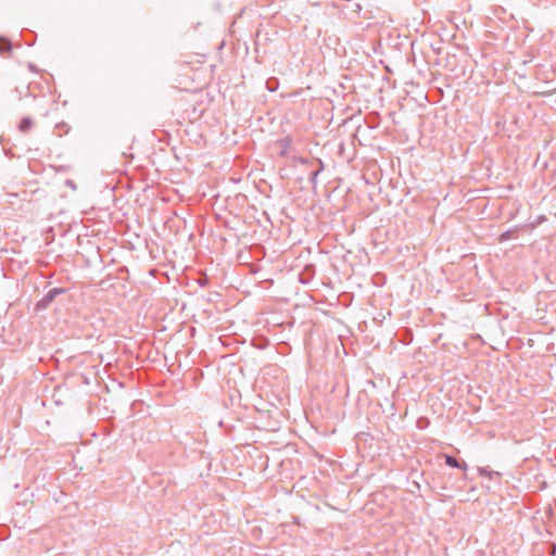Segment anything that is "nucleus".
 Segmentation results:
<instances>
[{"label": "nucleus", "mask_w": 556, "mask_h": 556, "mask_svg": "<svg viewBox=\"0 0 556 556\" xmlns=\"http://www.w3.org/2000/svg\"><path fill=\"white\" fill-rule=\"evenodd\" d=\"M66 289L64 288H52L50 289L36 304L38 311L46 309L58 295L64 294Z\"/></svg>", "instance_id": "f257e3e1"}, {"label": "nucleus", "mask_w": 556, "mask_h": 556, "mask_svg": "<svg viewBox=\"0 0 556 556\" xmlns=\"http://www.w3.org/2000/svg\"><path fill=\"white\" fill-rule=\"evenodd\" d=\"M445 464L452 468H458L464 471L468 469V465L465 462H459L457 458H455L452 455H445L444 456Z\"/></svg>", "instance_id": "f03ea898"}, {"label": "nucleus", "mask_w": 556, "mask_h": 556, "mask_svg": "<svg viewBox=\"0 0 556 556\" xmlns=\"http://www.w3.org/2000/svg\"><path fill=\"white\" fill-rule=\"evenodd\" d=\"M33 126V119L30 117H23L18 124V129L22 132H27Z\"/></svg>", "instance_id": "7ed1b4c3"}, {"label": "nucleus", "mask_w": 556, "mask_h": 556, "mask_svg": "<svg viewBox=\"0 0 556 556\" xmlns=\"http://www.w3.org/2000/svg\"><path fill=\"white\" fill-rule=\"evenodd\" d=\"M321 170H323V164L320 163L319 168L314 170V172H312V174L309 176V181L313 185V187H316V185H317V176L319 175V173Z\"/></svg>", "instance_id": "20e7f679"}, {"label": "nucleus", "mask_w": 556, "mask_h": 556, "mask_svg": "<svg viewBox=\"0 0 556 556\" xmlns=\"http://www.w3.org/2000/svg\"><path fill=\"white\" fill-rule=\"evenodd\" d=\"M9 50H11V42L5 38L0 37V53Z\"/></svg>", "instance_id": "39448f33"}, {"label": "nucleus", "mask_w": 556, "mask_h": 556, "mask_svg": "<svg viewBox=\"0 0 556 556\" xmlns=\"http://www.w3.org/2000/svg\"><path fill=\"white\" fill-rule=\"evenodd\" d=\"M478 471L481 476H488L489 478H491L493 475H498V472H494L482 467L478 468Z\"/></svg>", "instance_id": "423d86ee"}, {"label": "nucleus", "mask_w": 556, "mask_h": 556, "mask_svg": "<svg viewBox=\"0 0 556 556\" xmlns=\"http://www.w3.org/2000/svg\"><path fill=\"white\" fill-rule=\"evenodd\" d=\"M510 238H511V232H510V231H505V232H503V233L501 235L500 240H501V241H505V240H508V239H510Z\"/></svg>", "instance_id": "0eeeda50"}, {"label": "nucleus", "mask_w": 556, "mask_h": 556, "mask_svg": "<svg viewBox=\"0 0 556 556\" xmlns=\"http://www.w3.org/2000/svg\"><path fill=\"white\" fill-rule=\"evenodd\" d=\"M267 89L269 91H275V87H274V85H270V81H267Z\"/></svg>", "instance_id": "6e6552de"}, {"label": "nucleus", "mask_w": 556, "mask_h": 556, "mask_svg": "<svg viewBox=\"0 0 556 556\" xmlns=\"http://www.w3.org/2000/svg\"><path fill=\"white\" fill-rule=\"evenodd\" d=\"M267 89L269 91H275V87H274V85H270V81H267Z\"/></svg>", "instance_id": "1a4fd4ad"}]
</instances>
